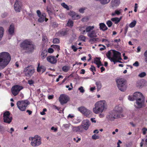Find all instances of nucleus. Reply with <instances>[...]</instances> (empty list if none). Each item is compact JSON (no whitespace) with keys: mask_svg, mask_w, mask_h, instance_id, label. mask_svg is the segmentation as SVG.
Instances as JSON below:
<instances>
[{"mask_svg":"<svg viewBox=\"0 0 147 147\" xmlns=\"http://www.w3.org/2000/svg\"><path fill=\"white\" fill-rule=\"evenodd\" d=\"M11 59L9 54L7 52L0 53V66L3 69L9 64Z\"/></svg>","mask_w":147,"mask_h":147,"instance_id":"nucleus-3","label":"nucleus"},{"mask_svg":"<svg viewBox=\"0 0 147 147\" xmlns=\"http://www.w3.org/2000/svg\"><path fill=\"white\" fill-rule=\"evenodd\" d=\"M99 26L100 30L103 31H105L108 29L106 25L103 23H100Z\"/></svg>","mask_w":147,"mask_h":147,"instance_id":"nucleus-25","label":"nucleus"},{"mask_svg":"<svg viewBox=\"0 0 147 147\" xmlns=\"http://www.w3.org/2000/svg\"><path fill=\"white\" fill-rule=\"evenodd\" d=\"M106 56L111 61L114 62V64L117 62L121 63V61H119L121 60V53L118 51L114 50L109 51L106 54Z\"/></svg>","mask_w":147,"mask_h":147,"instance_id":"nucleus-1","label":"nucleus"},{"mask_svg":"<svg viewBox=\"0 0 147 147\" xmlns=\"http://www.w3.org/2000/svg\"><path fill=\"white\" fill-rule=\"evenodd\" d=\"M36 13L38 17L40 16L41 15V12L39 10H37L36 11Z\"/></svg>","mask_w":147,"mask_h":147,"instance_id":"nucleus-63","label":"nucleus"},{"mask_svg":"<svg viewBox=\"0 0 147 147\" xmlns=\"http://www.w3.org/2000/svg\"><path fill=\"white\" fill-rule=\"evenodd\" d=\"M47 111V109L46 108H44L43 109V111L40 112V114L41 115H44L46 114V113H45V112H46Z\"/></svg>","mask_w":147,"mask_h":147,"instance_id":"nucleus-51","label":"nucleus"},{"mask_svg":"<svg viewBox=\"0 0 147 147\" xmlns=\"http://www.w3.org/2000/svg\"><path fill=\"white\" fill-rule=\"evenodd\" d=\"M120 0H112L110 7L113 9L117 7L120 4Z\"/></svg>","mask_w":147,"mask_h":147,"instance_id":"nucleus-18","label":"nucleus"},{"mask_svg":"<svg viewBox=\"0 0 147 147\" xmlns=\"http://www.w3.org/2000/svg\"><path fill=\"white\" fill-rule=\"evenodd\" d=\"M123 109L122 106L120 105H118L115 106L114 109L113 111L117 114L120 115V118L123 117L122 113Z\"/></svg>","mask_w":147,"mask_h":147,"instance_id":"nucleus-12","label":"nucleus"},{"mask_svg":"<svg viewBox=\"0 0 147 147\" xmlns=\"http://www.w3.org/2000/svg\"><path fill=\"white\" fill-rule=\"evenodd\" d=\"M88 36L90 38H96L97 36L95 30L92 31L91 32L87 33Z\"/></svg>","mask_w":147,"mask_h":147,"instance_id":"nucleus-23","label":"nucleus"},{"mask_svg":"<svg viewBox=\"0 0 147 147\" xmlns=\"http://www.w3.org/2000/svg\"><path fill=\"white\" fill-rule=\"evenodd\" d=\"M94 107L93 109V111L96 114L102 113L107 109V105L105 100H100L97 102L95 104Z\"/></svg>","mask_w":147,"mask_h":147,"instance_id":"nucleus-4","label":"nucleus"},{"mask_svg":"<svg viewBox=\"0 0 147 147\" xmlns=\"http://www.w3.org/2000/svg\"><path fill=\"white\" fill-rule=\"evenodd\" d=\"M52 26L54 27H57L58 26V24L57 23L54 22L52 23Z\"/></svg>","mask_w":147,"mask_h":147,"instance_id":"nucleus-58","label":"nucleus"},{"mask_svg":"<svg viewBox=\"0 0 147 147\" xmlns=\"http://www.w3.org/2000/svg\"><path fill=\"white\" fill-rule=\"evenodd\" d=\"M34 83V82L32 80H29L28 81V83L30 85H31L32 84Z\"/></svg>","mask_w":147,"mask_h":147,"instance_id":"nucleus-64","label":"nucleus"},{"mask_svg":"<svg viewBox=\"0 0 147 147\" xmlns=\"http://www.w3.org/2000/svg\"><path fill=\"white\" fill-rule=\"evenodd\" d=\"M69 100L68 96L65 94H62L59 98V100L61 105H63L67 102Z\"/></svg>","mask_w":147,"mask_h":147,"instance_id":"nucleus-10","label":"nucleus"},{"mask_svg":"<svg viewBox=\"0 0 147 147\" xmlns=\"http://www.w3.org/2000/svg\"><path fill=\"white\" fill-rule=\"evenodd\" d=\"M78 110L82 114L86 116L89 115L91 113V111L84 107H81L78 108Z\"/></svg>","mask_w":147,"mask_h":147,"instance_id":"nucleus-15","label":"nucleus"},{"mask_svg":"<svg viewBox=\"0 0 147 147\" xmlns=\"http://www.w3.org/2000/svg\"><path fill=\"white\" fill-rule=\"evenodd\" d=\"M47 51L46 50H42L41 53L40 57L42 59H44L47 56Z\"/></svg>","mask_w":147,"mask_h":147,"instance_id":"nucleus-26","label":"nucleus"},{"mask_svg":"<svg viewBox=\"0 0 147 147\" xmlns=\"http://www.w3.org/2000/svg\"><path fill=\"white\" fill-rule=\"evenodd\" d=\"M90 70L93 72L94 71H96V70L95 69V67L93 65H91V67L90 69Z\"/></svg>","mask_w":147,"mask_h":147,"instance_id":"nucleus-54","label":"nucleus"},{"mask_svg":"<svg viewBox=\"0 0 147 147\" xmlns=\"http://www.w3.org/2000/svg\"><path fill=\"white\" fill-rule=\"evenodd\" d=\"M86 8L84 7L80 8L79 10V12L81 13H83Z\"/></svg>","mask_w":147,"mask_h":147,"instance_id":"nucleus-52","label":"nucleus"},{"mask_svg":"<svg viewBox=\"0 0 147 147\" xmlns=\"http://www.w3.org/2000/svg\"><path fill=\"white\" fill-rule=\"evenodd\" d=\"M10 113L8 111H7L3 114V119L5 122L8 123H10L11 121L12 117L10 116Z\"/></svg>","mask_w":147,"mask_h":147,"instance_id":"nucleus-14","label":"nucleus"},{"mask_svg":"<svg viewBox=\"0 0 147 147\" xmlns=\"http://www.w3.org/2000/svg\"><path fill=\"white\" fill-rule=\"evenodd\" d=\"M79 39L85 42V41L86 38L83 35H81L79 37Z\"/></svg>","mask_w":147,"mask_h":147,"instance_id":"nucleus-45","label":"nucleus"},{"mask_svg":"<svg viewBox=\"0 0 147 147\" xmlns=\"http://www.w3.org/2000/svg\"><path fill=\"white\" fill-rule=\"evenodd\" d=\"M107 118L111 121H113L115 119L120 118V115H117L113 111L110 112L109 115L107 116Z\"/></svg>","mask_w":147,"mask_h":147,"instance_id":"nucleus-13","label":"nucleus"},{"mask_svg":"<svg viewBox=\"0 0 147 147\" xmlns=\"http://www.w3.org/2000/svg\"><path fill=\"white\" fill-rule=\"evenodd\" d=\"M51 47L57 51H59L60 50V46L58 45H52Z\"/></svg>","mask_w":147,"mask_h":147,"instance_id":"nucleus-38","label":"nucleus"},{"mask_svg":"<svg viewBox=\"0 0 147 147\" xmlns=\"http://www.w3.org/2000/svg\"><path fill=\"white\" fill-rule=\"evenodd\" d=\"M94 28V26H88L86 28V31L87 32L89 33L90 32H91L93 31V29Z\"/></svg>","mask_w":147,"mask_h":147,"instance_id":"nucleus-29","label":"nucleus"},{"mask_svg":"<svg viewBox=\"0 0 147 147\" xmlns=\"http://www.w3.org/2000/svg\"><path fill=\"white\" fill-rule=\"evenodd\" d=\"M144 61L147 63V50H146L144 53Z\"/></svg>","mask_w":147,"mask_h":147,"instance_id":"nucleus-46","label":"nucleus"},{"mask_svg":"<svg viewBox=\"0 0 147 147\" xmlns=\"http://www.w3.org/2000/svg\"><path fill=\"white\" fill-rule=\"evenodd\" d=\"M74 17L76 19H72L73 20H78L80 19V16L79 15L76 14L74 16Z\"/></svg>","mask_w":147,"mask_h":147,"instance_id":"nucleus-49","label":"nucleus"},{"mask_svg":"<svg viewBox=\"0 0 147 147\" xmlns=\"http://www.w3.org/2000/svg\"><path fill=\"white\" fill-rule=\"evenodd\" d=\"M63 126L65 127V129H68L69 128V127H70V124L69 123V124H64L63 125Z\"/></svg>","mask_w":147,"mask_h":147,"instance_id":"nucleus-48","label":"nucleus"},{"mask_svg":"<svg viewBox=\"0 0 147 147\" xmlns=\"http://www.w3.org/2000/svg\"><path fill=\"white\" fill-rule=\"evenodd\" d=\"M48 51L49 53H51L53 52L54 51V50L53 49L51 48H50L49 49Z\"/></svg>","mask_w":147,"mask_h":147,"instance_id":"nucleus-61","label":"nucleus"},{"mask_svg":"<svg viewBox=\"0 0 147 147\" xmlns=\"http://www.w3.org/2000/svg\"><path fill=\"white\" fill-rule=\"evenodd\" d=\"M92 38L90 39L89 40V42L91 43H92L96 41V39L95 38Z\"/></svg>","mask_w":147,"mask_h":147,"instance_id":"nucleus-53","label":"nucleus"},{"mask_svg":"<svg viewBox=\"0 0 147 147\" xmlns=\"http://www.w3.org/2000/svg\"><path fill=\"white\" fill-rule=\"evenodd\" d=\"M128 28H129V27L127 25L126 26L125 28V32H124V34H125V35L126 34V33L127 32Z\"/></svg>","mask_w":147,"mask_h":147,"instance_id":"nucleus-60","label":"nucleus"},{"mask_svg":"<svg viewBox=\"0 0 147 147\" xmlns=\"http://www.w3.org/2000/svg\"><path fill=\"white\" fill-rule=\"evenodd\" d=\"M106 24H107V25L109 27H111L112 26V24H113L111 20H109L107 21L106 22Z\"/></svg>","mask_w":147,"mask_h":147,"instance_id":"nucleus-42","label":"nucleus"},{"mask_svg":"<svg viewBox=\"0 0 147 147\" xmlns=\"http://www.w3.org/2000/svg\"><path fill=\"white\" fill-rule=\"evenodd\" d=\"M133 65L135 67H138L139 66V63L138 61H136Z\"/></svg>","mask_w":147,"mask_h":147,"instance_id":"nucleus-57","label":"nucleus"},{"mask_svg":"<svg viewBox=\"0 0 147 147\" xmlns=\"http://www.w3.org/2000/svg\"><path fill=\"white\" fill-rule=\"evenodd\" d=\"M68 30H63L60 32V34L61 36H64L67 34Z\"/></svg>","mask_w":147,"mask_h":147,"instance_id":"nucleus-33","label":"nucleus"},{"mask_svg":"<svg viewBox=\"0 0 147 147\" xmlns=\"http://www.w3.org/2000/svg\"><path fill=\"white\" fill-rule=\"evenodd\" d=\"M121 9H120L119 10H116L114 12L112 13L111 15L112 16H115L116 15H119L121 14Z\"/></svg>","mask_w":147,"mask_h":147,"instance_id":"nucleus-31","label":"nucleus"},{"mask_svg":"<svg viewBox=\"0 0 147 147\" xmlns=\"http://www.w3.org/2000/svg\"><path fill=\"white\" fill-rule=\"evenodd\" d=\"M143 134L144 135H145L147 131V129L146 128L144 127L142 129Z\"/></svg>","mask_w":147,"mask_h":147,"instance_id":"nucleus-55","label":"nucleus"},{"mask_svg":"<svg viewBox=\"0 0 147 147\" xmlns=\"http://www.w3.org/2000/svg\"><path fill=\"white\" fill-rule=\"evenodd\" d=\"M61 5L63 7L66 9L67 10L69 9V8L68 6L66 4L64 3H63L61 4Z\"/></svg>","mask_w":147,"mask_h":147,"instance_id":"nucleus-41","label":"nucleus"},{"mask_svg":"<svg viewBox=\"0 0 147 147\" xmlns=\"http://www.w3.org/2000/svg\"><path fill=\"white\" fill-rule=\"evenodd\" d=\"M146 74L145 72H142L138 75V76L140 78H143L146 76Z\"/></svg>","mask_w":147,"mask_h":147,"instance_id":"nucleus-43","label":"nucleus"},{"mask_svg":"<svg viewBox=\"0 0 147 147\" xmlns=\"http://www.w3.org/2000/svg\"><path fill=\"white\" fill-rule=\"evenodd\" d=\"M144 102V98L138 100H136V105H135V106L138 108H141L145 106Z\"/></svg>","mask_w":147,"mask_h":147,"instance_id":"nucleus-16","label":"nucleus"},{"mask_svg":"<svg viewBox=\"0 0 147 147\" xmlns=\"http://www.w3.org/2000/svg\"><path fill=\"white\" fill-rule=\"evenodd\" d=\"M99 137L98 136H96L95 134H94L92 136V138L93 139L96 140L98 139Z\"/></svg>","mask_w":147,"mask_h":147,"instance_id":"nucleus-50","label":"nucleus"},{"mask_svg":"<svg viewBox=\"0 0 147 147\" xmlns=\"http://www.w3.org/2000/svg\"><path fill=\"white\" fill-rule=\"evenodd\" d=\"M81 139L80 138H78V137H76V138H73L74 141L77 143L79 141H80L81 140Z\"/></svg>","mask_w":147,"mask_h":147,"instance_id":"nucleus-47","label":"nucleus"},{"mask_svg":"<svg viewBox=\"0 0 147 147\" xmlns=\"http://www.w3.org/2000/svg\"><path fill=\"white\" fill-rule=\"evenodd\" d=\"M47 59L49 62L52 64H55L57 62V60L54 56H48L47 57Z\"/></svg>","mask_w":147,"mask_h":147,"instance_id":"nucleus-19","label":"nucleus"},{"mask_svg":"<svg viewBox=\"0 0 147 147\" xmlns=\"http://www.w3.org/2000/svg\"><path fill=\"white\" fill-rule=\"evenodd\" d=\"M96 85L97 88V90L99 91L102 87L101 83L100 82H97L96 83Z\"/></svg>","mask_w":147,"mask_h":147,"instance_id":"nucleus-35","label":"nucleus"},{"mask_svg":"<svg viewBox=\"0 0 147 147\" xmlns=\"http://www.w3.org/2000/svg\"><path fill=\"white\" fill-rule=\"evenodd\" d=\"M74 22L71 20H69L67 24V26L70 27H72L73 26Z\"/></svg>","mask_w":147,"mask_h":147,"instance_id":"nucleus-37","label":"nucleus"},{"mask_svg":"<svg viewBox=\"0 0 147 147\" xmlns=\"http://www.w3.org/2000/svg\"><path fill=\"white\" fill-rule=\"evenodd\" d=\"M145 86L144 81L143 80H139L138 81L136 84L137 86L139 88H141L144 87Z\"/></svg>","mask_w":147,"mask_h":147,"instance_id":"nucleus-24","label":"nucleus"},{"mask_svg":"<svg viewBox=\"0 0 147 147\" xmlns=\"http://www.w3.org/2000/svg\"><path fill=\"white\" fill-rule=\"evenodd\" d=\"M117 86L121 91H124L126 90L127 86L125 80L123 78L119 79L116 81Z\"/></svg>","mask_w":147,"mask_h":147,"instance_id":"nucleus-6","label":"nucleus"},{"mask_svg":"<svg viewBox=\"0 0 147 147\" xmlns=\"http://www.w3.org/2000/svg\"><path fill=\"white\" fill-rule=\"evenodd\" d=\"M78 90H80V92L81 93H84V90L83 89V88L82 86H81L78 88Z\"/></svg>","mask_w":147,"mask_h":147,"instance_id":"nucleus-56","label":"nucleus"},{"mask_svg":"<svg viewBox=\"0 0 147 147\" xmlns=\"http://www.w3.org/2000/svg\"><path fill=\"white\" fill-rule=\"evenodd\" d=\"M29 104V101L27 100L18 101L16 103L18 107L21 111H25Z\"/></svg>","mask_w":147,"mask_h":147,"instance_id":"nucleus-5","label":"nucleus"},{"mask_svg":"<svg viewBox=\"0 0 147 147\" xmlns=\"http://www.w3.org/2000/svg\"><path fill=\"white\" fill-rule=\"evenodd\" d=\"M51 129L53 130L54 132H56L57 131V128H55L54 127H52L51 128Z\"/></svg>","mask_w":147,"mask_h":147,"instance_id":"nucleus-62","label":"nucleus"},{"mask_svg":"<svg viewBox=\"0 0 147 147\" xmlns=\"http://www.w3.org/2000/svg\"><path fill=\"white\" fill-rule=\"evenodd\" d=\"M53 42L54 44H58L59 43V40L57 38H55L53 40Z\"/></svg>","mask_w":147,"mask_h":147,"instance_id":"nucleus-44","label":"nucleus"},{"mask_svg":"<svg viewBox=\"0 0 147 147\" xmlns=\"http://www.w3.org/2000/svg\"><path fill=\"white\" fill-rule=\"evenodd\" d=\"M71 48L74 52L77 51L78 48H76L74 46L72 45L71 46Z\"/></svg>","mask_w":147,"mask_h":147,"instance_id":"nucleus-59","label":"nucleus"},{"mask_svg":"<svg viewBox=\"0 0 147 147\" xmlns=\"http://www.w3.org/2000/svg\"><path fill=\"white\" fill-rule=\"evenodd\" d=\"M23 71L25 75L28 76H30L34 72L35 69L30 66H28L24 68Z\"/></svg>","mask_w":147,"mask_h":147,"instance_id":"nucleus-9","label":"nucleus"},{"mask_svg":"<svg viewBox=\"0 0 147 147\" xmlns=\"http://www.w3.org/2000/svg\"><path fill=\"white\" fill-rule=\"evenodd\" d=\"M46 70L45 67L43 65L40 66V63H38V67L37 68V71L38 72L42 71V73L44 72Z\"/></svg>","mask_w":147,"mask_h":147,"instance_id":"nucleus-22","label":"nucleus"},{"mask_svg":"<svg viewBox=\"0 0 147 147\" xmlns=\"http://www.w3.org/2000/svg\"><path fill=\"white\" fill-rule=\"evenodd\" d=\"M4 29L2 27L0 26V41L3 35Z\"/></svg>","mask_w":147,"mask_h":147,"instance_id":"nucleus-34","label":"nucleus"},{"mask_svg":"<svg viewBox=\"0 0 147 147\" xmlns=\"http://www.w3.org/2000/svg\"><path fill=\"white\" fill-rule=\"evenodd\" d=\"M31 139V145L34 147L40 145L41 144V139L40 137L38 135H36L34 137H31L29 139Z\"/></svg>","mask_w":147,"mask_h":147,"instance_id":"nucleus-7","label":"nucleus"},{"mask_svg":"<svg viewBox=\"0 0 147 147\" xmlns=\"http://www.w3.org/2000/svg\"><path fill=\"white\" fill-rule=\"evenodd\" d=\"M82 126H79L78 127H74L73 128V131L75 132L81 131V129Z\"/></svg>","mask_w":147,"mask_h":147,"instance_id":"nucleus-32","label":"nucleus"},{"mask_svg":"<svg viewBox=\"0 0 147 147\" xmlns=\"http://www.w3.org/2000/svg\"><path fill=\"white\" fill-rule=\"evenodd\" d=\"M14 26L13 25H11L9 26L8 30L9 33L10 34H12L14 32Z\"/></svg>","mask_w":147,"mask_h":147,"instance_id":"nucleus-28","label":"nucleus"},{"mask_svg":"<svg viewBox=\"0 0 147 147\" xmlns=\"http://www.w3.org/2000/svg\"><path fill=\"white\" fill-rule=\"evenodd\" d=\"M22 5L21 3H15L14 5V9L17 12H20L22 8Z\"/></svg>","mask_w":147,"mask_h":147,"instance_id":"nucleus-21","label":"nucleus"},{"mask_svg":"<svg viewBox=\"0 0 147 147\" xmlns=\"http://www.w3.org/2000/svg\"><path fill=\"white\" fill-rule=\"evenodd\" d=\"M122 17H120V18L117 17L112 18L111 19V20L113 22H114V23L117 24L120 21Z\"/></svg>","mask_w":147,"mask_h":147,"instance_id":"nucleus-27","label":"nucleus"},{"mask_svg":"<svg viewBox=\"0 0 147 147\" xmlns=\"http://www.w3.org/2000/svg\"><path fill=\"white\" fill-rule=\"evenodd\" d=\"M38 17H39V18L38 21L39 22H42L45 20L46 22L48 20V19L46 18V15L45 13H42L41 15Z\"/></svg>","mask_w":147,"mask_h":147,"instance_id":"nucleus-20","label":"nucleus"},{"mask_svg":"<svg viewBox=\"0 0 147 147\" xmlns=\"http://www.w3.org/2000/svg\"><path fill=\"white\" fill-rule=\"evenodd\" d=\"M144 98L142 94L140 92H135L133 96H129L128 97V99L130 101H133L134 100H138Z\"/></svg>","mask_w":147,"mask_h":147,"instance_id":"nucleus-8","label":"nucleus"},{"mask_svg":"<svg viewBox=\"0 0 147 147\" xmlns=\"http://www.w3.org/2000/svg\"><path fill=\"white\" fill-rule=\"evenodd\" d=\"M90 125L89 121L88 119H85L82 121L81 126H82V127L85 130H87L88 129Z\"/></svg>","mask_w":147,"mask_h":147,"instance_id":"nucleus-17","label":"nucleus"},{"mask_svg":"<svg viewBox=\"0 0 147 147\" xmlns=\"http://www.w3.org/2000/svg\"><path fill=\"white\" fill-rule=\"evenodd\" d=\"M23 88L22 86H20L18 85L14 86L11 89L12 93L14 96H16Z\"/></svg>","mask_w":147,"mask_h":147,"instance_id":"nucleus-11","label":"nucleus"},{"mask_svg":"<svg viewBox=\"0 0 147 147\" xmlns=\"http://www.w3.org/2000/svg\"><path fill=\"white\" fill-rule=\"evenodd\" d=\"M20 47L28 53L32 52L35 48V45L29 39H26L23 41L20 44Z\"/></svg>","mask_w":147,"mask_h":147,"instance_id":"nucleus-2","label":"nucleus"},{"mask_svg":"<svg viewBox=\"0 0 147 147\" xmlns=\"http://www.w3.org/2000/svg\"><path fill=\"white\" fill-rule=\"evenodd\" d=\"M70 69V67L68 66H64L62 67V70L65 72H67Z\"/></svg>","mask_w":147,"mask_h":147,"instance_id":"nucleus-39","label":"nucleus"},{"mask_svg":"<svg viewBox=\"0 0 147 147\" xmlns=\"http://www.w3.org/2000/svg\"><path fill=\"white\" fill-rule=\"evenodd\" d=\"M100 57H96L94 59V60L92 63H94L96 64H101V61L100 60Z\"/></svg>","mask_w":147,"mask_h":147,"instance_id":"nucleus-30","label":"nucleus"},{"mask_svg":"<svg viewBox=\"0 0 147 147\" xmlns=\"http://www.w3.org/2000/svg\"><path fill=\"white\" fill-rule=\"evenodd\" d=\"M136 24V21L135 20L133 21L129 24V26L130 28H133L135 26Z\"/></svg>","mask_w":147,"mask_h":147,"instance_id":"nucleus-40","label":"nucleus"},{"mask_svg":"<svg viewBox=\"0 0 147 147\" xmlns=\"http://www.w3.org/2000/svg\"><path fill=\"white\" fill-rule=\"evenodd\" d=\"M76 14V13L73 11H70L68 13V14L71 17L72 19H76L74 17Z\"/></svg>","mask_w":147,"mask_h":147,"instance_id":"nucleus-36","label":"nucleus"}]
</instances>
